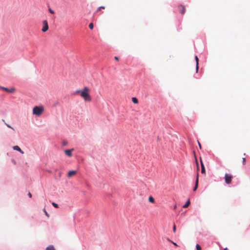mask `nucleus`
<instances>
[{
  "label": "nucleus",
  "instance_id": "1",
  "mask_svg": "<svg viewBox=\"0 0 250 250\" xmlns=\"http://www.w3.org/2000/svg\"><path fill=\"white\" fill-rule=\"evenodd\" d=\"M90 89L87 87H84L81 91V96L83 98L85 102H90L91 97L89 94Z\"/></svg>",
  "mask_w": 250,
  "mask_h": 250
},
{
  "label": "nucleus",
  "instance_id": "2",
  "mask_svg": "<svg viewBox=\"0 0 250 250\" xmlns=\"http://www.w3.org/2000/svg\"><path fill=\"white\" fill-rule=\"evenodd\" d=\"M44 110V107L42 106H35L33 109V114L36 116H40Z\"/></svg>",
  "mask_w": 250,
  "mask_h": 250
},
{
  "label": "nucleus",
  "instance_id": "3",
  "mask_svg": "<svg viewBox=\"0 0 250 250\" xmlns=\"http://www.w3.org/2000/svg\"><path fill=\"white\" fill-rule=\"evenodd\" d=\"M232 178H233V176L227 173L225 174V183L228 185L230 184L231 183V180H232Z\"/></svg>",
  "mask_w": 250,
  "mask_h": 250
},
{
  "label": "nucleus",
  "instance_id": "4",
  "mask_svg": "<svg viewBox=\"0 0 250 250\" xmlns=\"http://www.w3.org/2000/svg\"><path fill=\"white\" fill-rule=\"evenodd\" d=\"M42 31L43 32H45L47 31L48 30V22L46 20H44L42 21Z\"/></svg>",
  "mask_w": 250,
  "mask_h": 250
},
{
  "label": "nucleus",
  "instance_id": "5",
  "mask_svg": "<svg viewBox=\"0 0 250 250\" xmlns=\"http://www.w3.org/2000/svg\"><path fill=\"white\" fill-rule=\"evenodd\" d=\"M1 89H3L4 90H5V91L7 92H9V93H13L15 91V89L13 87L10 88V89H8L6 87H1Z\"/></svg>",
  "mask_w": 250,
  "mask_h": 250
},
{
  "label": "nucleus",
  "instance_id": "6",
  "mask_svg": "<svg viewBox=\"0 0 250 250\" xmlns=\"http://www.w3.org/2000/svg\"><path fill=\"white\" fill-rule=\"evenodd\" d=\"M178 8H179V10L180 11V12L182 14H183L185 13V7L184 5H179L178 6Z\"/></svg>",
  "mask_w": 250,
  "mask_h": 250
},
{
  "label": "nucleus",
  "instance_id": "7",
  "mask_svg": "<svg viewBox=\"0 0 250 250\" xmlns=\"http://www.w3.org/2000/svg\"><path fill=\"white\" fill-rule=\"evenodd\" d=\"M73 150V149H66V150H64V153L65 154L69 156V157H71L72 154V151Z\"/></svg>",
  "mask_w": 250,
  "mask_h": 250
},
{
  "label": "nucleus",
  "instance_id": "8",
  "mask_svg": "<svg viewBox=\"0 0 250 250\" xmlns=\"http://www.w3.org/2000/svg\"><path fill=\"white\" fill-rule=\"evenodd\" d=\"M13 148L15 150H17L20 152L21 154H23L24 152L20 148V147L18 146H15L13 147Z\"/></svg>",
  "mask_w": 250,
  "mask_h": 250
},
{
  "label": "nucleus",
  "instance_id": "9",
  "mask_svg": "<svg viewBox=\"0 0 250 250\" xmlns=\"http://www.w3.org/2000/svg\"><path fill=\"white\" fill-rule=\"evenodd\" d=\"M195 59L196 61V71L197 73L199 69V59L197 56H195Z\"/></svg>",
  "mask_w": 250,
  "mask_h": 250
},
{
  "label": "nucleus",
  "instance_id": "10",
  "mask_svg": "<svg viewBox=\"0 0 250 250\" xmlns=\"http://www.w3.org/2000/svg\"><path fill=\"white\" fill-rule=\"evenodd\" d=\"M198 173L197 174V176H196V181H195V186H194V188H193V191H195L196 190V189L197 188H198Z\"/></svg>",
  "mask_w": 250,
  "mask_h": 250
},
{
  "label": "nucleus",
  "instance_id": "11",
  "mask_svg": "<svg viewBox=\"0 0 250 250\" xmlns=\"http://www.w3.org/2000/svg\"><path fill=\"white\" fill-rule=\"evenodd\" d=\"M76 174V171L75 170H70L68 173V175H67V176L68 177H70L74 175H75Z\"/></svg>",
  "mask_w": 250,
  "mask_h": 250
},
{
  "label": "nucleus",
  "instance_id": "12",
  "mask_svg": "<svg viewBox=\"0 0 250 250\" xmlns=\"http://www.w3.org/2000/svg\"><path fill=\"white\" fill-rule=\"evenodd\" d=\"M200 162H201V173H205V168L204 164H203L201 159L200 160Z\"/></svg>",
  "mask_w": 250,
  "mask_h": 250
},
{
  "label": "nucleus",
  "instance_id": "13",
  "mask_svg": "<svg viewBox=\"0 0 250 250\" xmlns=\"http://www.w3.org/2000/svg\"><path fill=\"white\" fill-rule=\"evenodd\" d=\"M132 101L133 103L137 104L138 103V99L135 97L132 98Z\"/></svg>",
  "mask_w": 250,
  "mask_h": 250
},
{
  "label": "nucleus",
  "instance_id": "14",
  "mask_svg": "<svg viewBox=\"0 0 250 250\" xmlns=\"http://www.w3.org/2000/svg\"><path fill=\"white\" fill-rule=\"evenodd\" d=\"M148 201L149 202L154 203L155 202V200L152 196H149L148 198Z\"/></svg>",
  "mask_w": 250,
  "mask_h": 250
},
{
  "label": "nucleus",
  "instance_id": "15",
  "mask_svg": "<svg viewBox=\"0 0 250 250\" xmlns=\"http://www.w3.org/2000/svg\"><path fill=\"white\" fill-rule=\"evenodd\" d=\"M190 203L189 200H188V201H187L186 203L183 206V208H188L189 206Z\"/></svg>",
  "mask_w": 250,
  "mask_h": 250
},
{
  "label": "nucleus",
  "instance_id": "16",
  "mask_svg": "<svg viewBox=\"0 0 250 250\" xmlns=\"http://www.w3.org/2000/svg\"><path fill=\"white\" fill-rule=\"evenodd\" d=\"M46 250H55V249L53 246H49L46 248Z\"/></svg>",
  "mask_w": 250,
  "mask_h": 250
},
{
  "label": "nucleus",
  "instance_id": "17",
  "mask_svg": "<svg viewBox=\"0 0 250 250\" xmlns=\"http://www.w3.org/2000/svg\"><path fill=\"white\" fill-rule=\"evenodd\" d=\"M52 205L56 208H59V206L57 204L54 203V202H53L52 203Z\"/></svg>",
  "mask_w": 250,
  "mask_h": 250
},
{
  "label": "nucleus",
  "instance_id": "18",
  "mask_svg": "<svg viewBox=\"0 0 250 250\" xmlns=\"http://www.w3.org/2000/svg\"><path fill=\"white\" fill-rule=\"evenodd\" d=\"M196 248L197 250H202L201 247H200V246L199 244H197L196 245Z\"/></svg>",
  "mask_w": 250,
  "mask_h": 250
},
{
  "label": "nucleus",
  "instance_id": "19",
  "mask_svg": "<svg viewBox=\"0 0 250 250\" xmlns=\"http://www.w3.org/2000/svg\"><path fill=\"white\" fill-rule=\"evenodd\" d=\"M89 27L90 29H93V24L92 23H90L89 24Z\"/></svg>",
  "mask_w": 250,
  "mask_h": 250
},
{
  "label": "nucleus",
  "instance_id": "20",
  "mask_svg": "<svg viewBox=\"0 0 250 250\" xmlns=\"http://www.w3.org/2000/svg\"><path fill=\"white\" fill-rule=\"evenodd\" d=\"M104 8H105V7H104V6H101V7H99V8H98V9L97 11H100V10H101V9H104Z\"/></svg>",
  "mask_w": 250,
  "mask_h": 250
},
{
  "label": "nucleus",
  "instance_id": "21",
  "mask_svg": "<svg viewBox=\"0 0 250 250\" xmlns=\"http://www.w3.org/2000/svg\"><path fill=\"white\" fill-rule=\"evenodd\" d=\"M81 91H82V90H78L76 91L75 92V94H78V93H80V95L81 94Z\"/></svg>",
  "mask_w": 250,
  "mask_h": 250
},
{
  "label": "nucleus",
  "instance_id": "22",
  "mask_svg": "<svg viewBox=\"0 0 250 250\" xmlns=\"http://www.w3.org/2000/svg\"><path fill=\"white\" fill-rule=\"evenodd\" d=\"M48 10L50 13H51V14L54 13V11L53 10H52L51 8H49Z\"/></svg>",
  "mask_w": 250,
  "mask_h": 250
},
{
  "label": "nucleus",
  "instance_id": "23",
  "mask_svg": "<svg viewBox=\"0 0 250 250\" xmlns=\"http://www.w3.org/2000/svg\"><path fill=\"white\" fill-rule=\"evenodd\" d=\"M5 124L7 125V126H8V127L11 128L12 129L14 130V128L13 127H12L11 126H10L9 125L7 124H6L5 123Z\"/></svg>",
  "mask_w": 250,
  "mask_h": 250
},
{
  "label": "nucleus",
  "instance_id": "24",
  "mask_svg": "<svg viewBox=\"0 0 250 250\" xmlns=\"http://www.w3.org/2000/svg\"><path fill=\"white\" fill-rule=\"evenodd\" d=\"M246 164V159L245 158H243V164L245 165Z\"/></svg>",
  "mask_w": 250,
  "mask_h": 250
},
{
  "label": "nucleus",
  "instance_id": "25",
  "mask_svg": "<svg viewBox=\"0 0 250 250\" xmlns=\"http://www.w3.org/2000/svg\"><path fill=\"white\" fill-rule=\"evenodd\" d=\"M176 226L175 225H174L173 226V231L174 232H175L176 231Z\"/></svg>",
  "mask_w": 250,
  "mask_h": 250
},
{
  "label": "nucleus",
  "instance_id": "26",
  "mask_svg": "<svg viewBox=\"0 0 250 250\" xmlns=\"http://www.w3.org/2000/svg\"><path fill=\"white\" fill-rule=\"evenodd\" d=\"M168 241H170V242H171V243H172V244H173L174 245H175V246H177V244H176V243L173 242L171 241V240H168Z\"/></svg>",
  "mask_w": 250,
  "mask_h": 250
},
{
  "label": "nucleus",
  "instance_id": "27",
  "mask_svg": "<svg viewBox=\"0 0 250 250\" xmlns=\"http://www.w3.org/2000/svg\"><path fill=\"white\" fill-rule=\"evenodd\" d=\"M44 212L45 214V215L47 216V217H49V215L48 214V213L46 212V211L45 210V209H44Z\"/></svg>",
  "mask_w": 250,
  "mask_h": 250
},
{
  "label": "nucleus",
  "instance_id": "28",
  "mask_svg": "<svg viewBox=\"0 0 250 250\" xmlns=\"http://www.w3.org/2000/svg\"><path fill=\"white\" fill-rule=\"evenodd\" d=\"M28 195L29 196V197L30 198H31L32 197V194H31V193L30 192H28Z\"/></svg>",
  "mask_w": 250,
  "mask_h": 250
},
{
  "label": "nucleus",
  "instance_id": "29",
  "mask_svg": "<svg viewBox=\"0 0 250 250\" xmlns=\"http://www.w3.org/2000/svg\"><path fill=\"white\" fill-rule=\"evenodd\" d=\"M198 145L199 146L200 149H201V145L199 141H198Z\"/></svg>",
  "mask_w": 250,
  "mask_h": 250
},
{
  "label": "nucleus",
  "instance_id": "30",
  "mask_svg": "<svg viewBox=\"0 0 250 250\" xmlns=\"http://www.w3.org/2000/svg\"><path fill=\"white\" fill-rule=\"evenodd\" d=\"M114 59H115V60H116V61H118V60H119V58H118V57H117V56H115V57H114Z\"/></svg>",
  "mask_w": 250,
  "mask_h": 250
},
{
  "label": "nucleus",
  "instance_id": "31",
  "mask_svg": "<svg viewBox=\"0 0 250 250\" xmlns=\"http://www.w3.org/2000/svg\"><path fill=\"white\" fill-rule=\"evenodd\" d=\"M228 250L227 248H226L225 249H224V250Z\"/></svg>",
  "mask_w": 250,
  "mask_h": 250
},
{
  "label": "nucleus",
  "instance_id": "32",
  "mask_svg": "<svg viewBox=\"0 0 250 250\" xmlns=\"http://www.w3.org/2000/svg\"><path fill=\"white\" fill-rule=\"evenodd\" d=\"M176 208V206H174V208Z\"/></svg>",
  "mask_w": 250,
  "mask_h": 250
}]
</instances>
